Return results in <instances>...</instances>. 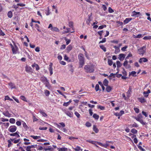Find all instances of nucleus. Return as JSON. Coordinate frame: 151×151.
Listing matches in <instances>:
<instances>
[{
    "mask_svg": "<svg viewBox=\"0 0 151 151\" xmlns=\"http://www.w3.org/2000/svg\"><path fill=\"white\" fill-rule=\"evenodd\" d=\"M44 93L45 96H48L50 93L49 91L47 90H45Z\"/></svg>",
    "mask_w": 151,
    "mask_h": 151,
    "instance_id": "39",
    "label": "nucleus"
},
{
    "mask_svg": "<svg viewBox=\"0 0 151 151\" xmlns=\"http://www.w3.org/2000/svg\"><path fill=\"white\" fill-rule=\"evenodd\" d=\"M140 13L139 12H137L135 11L132 12V13L131 16L132 17H138Z\"/></svg>",
    "mask_w": 151,
    "mask_h": 151,
    "instance_id": "9",
    "label": "nucleus"
},
{
    "mask_svg": "<svg viewBox=\"0 0 151 151\" xmlns=\"http://www.w3.org/2000/svg\"><path fill=\"white\" fill-rule=\"evenodd\" d=\"M42 81L45 85V86L49 89H50L51 86L47 78L44 77H42L41 78Z\"/></svg>",
    "mask_w": 151,
    "mask_h": 151,
    "instance_id": "3",
    "label": "nucleus"
},
{
    "mask_svg": "<svg viewBox=\"0 0 151 151\" xmlns=\"http://www.w3.org/2000/svg\"><path fill=\"white\" fill-rule=\"evenodd\" d=\"M30 137L33 138L35 139H40L41 138V137L40 136H37L34 135H31Z\"/></svg>",
    "mask_w": 151,
    "mask_h": 151,
    "instance_id": "33",
    "label": "nucleus"
},
{
    "mask_svg": "<svg viewBox=\"0 0 151 151\" xmlns=\"http://www.w3.org/2000/svg\"><path fill=\"white\" fill-rule=\"evenodd\" d=\"M134 110L135 111V112L137 113H138L139 112V109L137 108H134Z\"/></svg>",
    "mask_w": 151,
    "mask_h": 151,
    "instance_id": "64",
    "label": "nucleus"
},
{
    "mask_svg": "<svg viewBox=\"0 0 151 151\" xmlns=\"http://www.w3.org/2000/svg\"><path fill=\"white\" fill-rule=\"evenodd\" d=\"M108 11H109V12L110 13H112L113 12H114L113 9H111L110 7H109L108 8Z\"/></svg>",
    "mask_w": 151,
    "mask_h": 151,
    "instance_id": "57",
    "label": "nucleus"
},
{
    "mask_svg": "<svg viewBox=\"0 0 151 151\" xmlns=\"http://www.w3.org/2000/svg\"><path fill=\"white\" fill-rule=\"evenodd\" d=\"M143 116L141 114H139L137 117H134V118L136 119L137 121L139 122L143 125H145L146 123L145 122L143 121L142 118Z\"/></svg>",
    "mask_w": 151,
    "mask_h": 151,
    "instance_id": "4",
    "label": "nucleus"
},
{
    "mask_svg": "<svg viewBox=\"0 0 151 151\" xmlns=\"http://www.w3.org/2000/svg\"><path fill=\"white\" fill-rule=\"evenodd\" d=\"M11 140H7V142L8 143V147H10V146H11V145H12V143H11Z\"/></svg>",
    "mask_w": 151,
    "mask_h": 151,
    "instance_id": "47",
    "label": "nucleus"
},
{
    "mask_svg": "<svg viewBox=\"0 0 151 151\" xmlns=\"http://www.w3.org/2000/svg\"><path fill=\"white\" fill-rule=\"evenodd\" d=\"M55 124H56V125H57V127H58V128L60 129L61 130H62L63 132H65L66 131V130L65 128H63L62 129V128H61V126L59 124H57L56 123H55Z\"/></svg>",
    "mask_w": 151,
    "mask_h": 151,
    "instance_id": "20",
    "label": "nucleus"
},
{
    "mask_svg": "<svg viewBox=\"0 0 151 151\" xmlns=\"http://www.w3.org/2000/svg\"><path fill=\"white\" fill-rule=\"evenodd\" d=\"M10 140H11L12 142H13L15 144L18 143L19 142V141L20 140V139H19L17 140H15L14 139H10Z\"/></svg>",
    "mask_w": 151,
    "mask_h": 151,
    "instance_id": "34",
    "label": "nucleus"
},
{
    "mask_svg": "<svg viewBox=\"0 0 151 151\" xmlns=\"http://www.w3.org/2000/svg\"><path fill=\"white\" fill-rule=\"evenodd\" d=\"M142 37L141 34H138L137 36H135L134 37L135 38H140Z\"/></svg>",
    "mask_w": 151,
    "mask_h": 151,
    "instance_id": "63",
    "label": "nucleus"
},
{
    "mask_svg": "<svg viewBox=\"0 0 151 151\" xmlns=\"http://www.w3.org/2000/svg\"><path fill=\"white\" fill-rule=\"evenodd\" d=\"M35 147L33 145H32L31 146H28L26 148V151H31L30 149L31 148H33Z\"/></svg>",
    "mask_w": 151,
    "mask_h": 151,
    "instance_id": "29",
    "label": "nucleus"
},
{
    "mask_svg": "<svg viewBox=\"0 0 151 151\" xmlns=\"http://www.w3.org/2000/svg\"><path fill=\"white\" fill-rule=\"evenodd\" d=\"M66 30L63 31V34L67 33L69 32H70L71 33H73L74 32V31H71L70 30V28H66Z\"/></svg>",
    "mask_w": 151,
    "mask_h": 151,
    "instance_id": "19",
    "label": "nucleus"
},
{
    "mask_svg": "<svg viewBox=\"0 0 151 151\" xmlns=\"http://www.w3.org/2000/svg\"><path fill=\"white\" fill-rule=\"evenodd\" d=\"M78 58L79 61V68H82L85 64L84 58L82 54L80 53L78 55Z\"/></svg>",
    "mask_w": 151,
    "mask_h": 151,
    "instance_id": "2",
    "label": "nucleus"
},
{
    "mask_svg": "<svg viewBox=\"0 0 151 151\" xmlns=\"http://www.w3.org/2000/svg\"><path fill=\"white\" fill-rule=\"evenodd\" d=\"M86 141L88 142H89V143H90L91 144H93L95 145L97 147H98V146H97V145H96V142L95 141H92L91 140H86Z\"/></svg>",
    "mask_w": 151,
    "mask_h": 151,
    "instance_id": "26",
    "label": "nucleus"
},
{
    "mask_svg": "<svg viewBox=\"0 0 151 151\" xmlns=\"http://www.w3.org/2000/svg\"><path fill=\"white\" fill-rule=\"evenodd\" d=\"M97 108L98 109H99L101 110H103L105 109V107L100 105L97 106Z\"/></svg>",
    "mask_w": 151,
    "mask_h": 151,
    "instance_id": "37",
    "label": "nucleus"
},
{
    "mask_svg": "<svg viewBox=\"0 0 151 151\" xmlns=\"http://www.w3.org/2000/svg\"><path fill=\"white\" fill-rule=\"evenodd\" d=\"M65 40L66 42V44L67 45H68L70 42V40L67 39L66 37L65 38Z\"/></svg>",
    "mask_w": 151,
    "mask_h": 151,
    "instance_id": "46",
    "label": "nucleus"
},
{
    "mask_svg": "<svg viewBox=\"0 0 151 151\" xmlns=\"http://www.w3.org/2000/svg\"><path fill=\"white\" fill-rule=\"evenodd\" d=\"M84 69L87 73H93L95 70V67L93 65H86L84 67Z\"/></svg>",
    "mask_w": 151,
    "mask_h": 151,
    "instance_id": "1",
    "label": "nucleus"
},
{
    "mask_svg": "<svg viewBox=\"0 0 151 151\" xmlns=\"http://www.w3.org/2000/svg\"><path fill=\"white\" fill-rule=\"evenodd\" d=\"M72 48V46L70 45H69L67 47L66 50L68 52H69L70 51Z\"/></svg>",
    "mask_w": 151,
    "mask_h": 151,
    "instance_id": "36",
    "label": "nucleus"
},
{
    "mask_svg": "<svg viewBox=\"0 0 151 151\" xmlns=\"http://www.w3.org/2000/svg\"><path fill=\"white\" fill-rule=\"evenodd\" d=\"M17 128L15 126H12L9 127L8 130L10 132L13 133L15 132L17 130Z\"/></svg>",
    "mask_w": 151,
    "mask_h": 151,
    "instance_id": "8",
    "label": "nucleus"
},
{
    "mask_svg": "<svg viewBox=\"0 0 151 151\" xmlns=\"http://www.w3.org/2000/svg\"><path fill=\"white\" fill-rule=\"evenodd\" d=\"M26 70L27 72H32V70L30 67L27 66L26 67Z\"/></svg>",
    "mask_w": 151,
    "mask_h": 151,
    "instance_id": "15",
    "label": "nucleus"
},
{
    "mask_svg": "<svg viewBox=\"0 0 151 151\" xmlns=\"http://www.w3.org/2000/svg\"><path fill=\"white\" fill-rule=\"evenodd\" d=\"M132 18H127L124 20V22L125 24H127L132 20Z\"/></svg>",
    "mask_w": 151,
    "mask_h": 151,
    "instance_id": "25",
    "label": "nucleus"
},
{
    "mask_svg": "<svg viewBox=\"0 0 151 151\" xmlns=\"http://www.w3.org/2000/svg\"><path fill=\"white\" fill-rule=\"evenodd\" d=\"M93 117L96 119H98L99 117V116L96 114H93Z\"/></svg>",
    "mask_w": 151,
    "mask_h": 151,
    "instance_id": "42",
    "label": "nucleus"
},
{
    "mask_svg": "<svg viewBox=\"0 0 151 151\" xmlns=\"http://www.w3.org/2000/svg\"><path fill=\"white\" fill-rule=\"evenodd\" d=\"M123 65L127 68H130L129 65L128 64V61L127 60H126L124 61L123 63Z\"/></svg>",
    "mask_w": 151,
    "mask_h": 151,
    "instance_id": "21",
    "label": "nucleus"
},
{
    "mask_svg": "<svg viewBox=\"0 0 151 151\" xmlns=\"http://www.w3.org/2000/svg\"><path fill=\"white\" fill-rule=\"evenodd\" d=\"M22 125L23 126V127L25 129H27L28 128L27 125L26 123L24 122H23L22 123Z\"/></svg>",
    "mask_w": 151,
    "mask_h": 151,
    "instance_id": "49",
    "label": "nucleus"
},
{
    "mask_svg": "<svg viewBox=\"0 0 151 151\" xmlns=\"http://www.w3.org/2000/svg\"><path fill=\"white\" fill-rule=\"evenodd\" d=\"M128 47L127 46H125L124 47H122L121 49V50L123 51H124L126 50V49Z\"/></svg>",
    "mask_w": 151,
    "mask_h": 151,
    "instance_id": "55",
    "label": "nucleus"
},
{
    "mask_svg": "<svg viewBox=\"0 0 151 151\" xmlns=\"http://www.w3.org/2000/svg\"><path fill=\"white\" fill-rule=\"evenodd\" d=\"M8 16L9 17L11 18L12 17V13L11 11L8 12L7 14Z\"/></svg>",
    "mask_w": 151,
    "mask_h": 151,
    "instance_id": "41",
    "label": "nucleus"
},
{
    "mask_svg": "<svg viewBox=\"0 0 151 151\" xmlns=\"http://www.w3.org/2000/svg\"><path fill=\"white\" fill-rule=\"evenodd\" d=\"M0 119L2 122H7L9 121V119H5L3 118H1Z\"/></svg>",
    "mask_w": 151,
    "mask_h": 151,
    "instance_id": "50",
    "label": "nucleus"
},
{
    "mask_svg": "<svg viewBox=\"0 0 151 151\" xmlns=\"http://www.w3.org/2000/svg\"><path fill=\"white\" fill-rule=\"evenodd\" d=\"M48 70L50 71V75L53 74V68H52V64L51 63L49 65Z\"/></svg>",
    "mask_w": 151,
    "mask_h": 151,
    "instance_id": "11",
    "label": "nucleus"
},
{
    "mask_svg": "<svg viewBox=\"0 0 151 151\" xmlns=\"http://www.w3.org/2000/svg\"><path fill=\"white\" fill-rule=\"evenodd\" d=\"M12 97L13 98V99H14L15 100V101L17 102V103H19V100H18V99H17V98H16V97H14V96H12Z\"/></svg>",
    "mask_w": 151,
    "mask_h": 151,
    "instance_id": "61",
    "label": "nucleus"
},
{
    "mask_svg": "<svg viewBox=\"0 0 151 151\" xmlns=\"http://www.w3.org/2000/svg\"><path fill=\"white\" fill-rule=\"evenodd\" d=\"M116 65L118 68L120 67L122 65V64L119 61H116Z\"/></svg>",
    "mask_w": 151,
    "mask_h": 151,
    "instance_id": "38",
    "label": "nucleus"
},
{
    "mask_svg": "<svg viewBox=\"0 0 151 151\" xmlns=\"http://www.w3.org/2000/svg\"><path fill=\"white\" fill-rule=\"evenodd\" d=\"M68 139L71 140L73 141L75 139H77L78 138L77 137H69Z\"/></svg>",
    "mask_w": 151,
    "mask_h": 151,
    "instance_id": "52",
    "label": "nucleus"
},
{
    "mask_svg": "<svg viewBox=\"0 0 151 151\" xmlns=\"http://www.w3.org/2000/svg\"><path fill=\"white\" fill-rule=\"evenodd\" d=\"M128 127L130 128H132L133 127H138V125L135 123H134L133 124H130L128 125Z\"/></svg>",
    "mask_w": 151,
    "mask_h": 151,
    "instance_id": "14",
    "label": "nucleus"
},
{
    "mask_svg": "<svg viewBox=\"0 0 151 151\" xmlns=\"http://www.w3.org/2000/svg\"><path fill=\"white\" fill-rule=\"evenodd\" d=\"M76 116L78 118H79L80 116V114L77 111H76L74 113Z\"/></svg>",
    "mask_w": 151,
    "mask_h": 151,
    "instance_id": "58",
    "label": "nucleus"
},
{
    "mask_svg": "<svg viewBox=\"0 0 151 151\" xmlns=\"http://www.w3.org/2000/svg\"><path fill=\"white\" fill-rule=\"evenodd\" d=\"M24 141L25 142L24 143V144L25 145H27L30 144L31 143L29 142H27L29 141V140L26 138H24L23 139Z\"/></svg>",
    "mask_w": 151,
    "mask_h": 151,
    "instance_id": "22",
    "label": "nucleus"
},
{
    "mask_svg": "<svg viewBox=\"0 0 151 151\" xmlns=\"http://www.w3.org/2000/svg\"><path fill=\"white\" fill-rule=\"evenodd\" d=\"M151 39V36H145V37L143 39L144 40H149Z\"/></svg>",
    "mask_w": 151,
    "mask_h": 151,
    "instance_id": "53",
    "label": "nucleus"
},
{
    "mask_svg": "<svg viewBox=\"0 0 151 151\" xmlns=\"http://www.w3.org/2000/svg\"><path fill=\"white\" fill-rule=\"evenodd\" d=\"M9 85L11 89H12L13 88H15V86L14 84L12 83H10L9 84Z\"/></svg>",
    "mask_w": 151,
    "mask_h": 151,
    "instance_id": "31",
    "label": "nucleus"
},
{
    "mask_svg": "<svg viewBox=\"0 0 151 151\" xmlns=\"http://www.w3.org/2000/svg\"><path fill=\"white\" fill-rule=\"evenodd\" d=\"M20 99L23 101L27 102L26 98L23 96H20Z\"/></svg>",
    "mask_w": 151,
    "mask_h": 151,
    "instance_id": "45",
    "label": "nucleus"
},
{
    "mask_svg": "<svg viewBox=\"0 0 151 151\" xmlns=\"http://www.w3.org/2000/svg\"><path fill=\"white\" fill-rule=\"evenodd\" d=\"M69 26L71 28H72L73 31H74V29L73 28V23L72 22H70L68 23Z\"/></svg>",
    "mask_w": 151,
    "mask_h": 151,
    "instance_id": "40",
    "label": "nucleus"
},
{
    "mask_svg": "<svg viewBox=\"0 0 151 151\" xmlns=\"http://www.w3.org/2000/svg\"><path fill=\"white\" fill-rule=\"evenodd\" d=\"M102 8L105 11L107 9V7L104 4L102 5Z\"/></svg>",
    "mask_w": 151,
    "mask_h": 151,
    "instance_id": "59",
    "label": "nucleus"
},
{
    "mask_svg": "<svg viewBox=\"0 0 151 151\" xmlns=\"http://www.w3.org/2000/svg\"><path fill=\"white\" fill-rule=\"evenodd\" d=\"M48 28H50V29L52 31L56 32H59V30L57 27H53L52 24H49Z\"/></svg>",
    "mask_w": 151,
    "mask_h": 151,
    "instance_id": "6",
    "label": "nucleus"
},
{
    "mask_svg": "<svg viewBox=\"0 0 151 151\" xmlns=\"http://www.w3.org/2000/svg\"><path fill=\"white\" fill-rule=\"evenodd\" d=\"M73 148L76 151H82V150L81 148L80 147L77 146H75L74 147H73Z\"/></svg>",
    "mask_w": 151,
    "mask_h": 151,
    "instance_id": "13",
    "label": "nucleus"
},
{
    "mask_svg": "<svg viewBox=\"0 0 151 151\" xmlns=\"http://www.w3.org/2000/svg\"><path fill=\"white\" fill-rule=\"evenodd\" d=\"M145 46H144L138 50V53L140 55H143L145 51Z\"/></svg>",
    "mask_w": 151,
    "mask_h": 151,
    "instance_id": "7",
    "label": "nucleus"
},
{
    "mask_svg": "<svg viewBox=\"0 0 151 151\" xmlns=\"http://www.w3.org/2000/svg\"><path fill=\"white\" fill-rule=\"evenodd\" d=\"M142 114L145 116V117H147L148 116V114L146 112H145L144 111H142Z\"/></svg>",
    "mask_w": 151,
    "mask_h": 151,
    "instance_id": "60",
    "label": "nucleus"
},
{
    "mask_svg": "<svg viewBox=\"0 0 151 151\" xmlns=\"http://www.w3.org/2000/svg\"><path fill=\"white\" fill-rule=\"evenodd\" d=\"M112 89V88L111 86H107L106 90L107 92H109L111 91Z\"/></svg>",
    "mask_w": 151,
    "mask_h": 151,
    "instance_id": "32",
    "label": "nucleus"
},
{
    "mask_svg": "<svg viewBox=\"0 0 151 151\" xmlns=\"http://www.w3.org/2000/svg\"><path fill=\"white\" fill-rule=\"evenodd\" d=\"M114 47L115 49V52L116 54L118 53L120 51L119 47L117 46H114Z\"/></svg>",
    "mask_w": 151,
    "mask_h": 151,
    "instance_id": "18",
    "label": "nucleus"
},
{
    "mask_svg": "<svg viewBox=\"0 0 151 151\" xmlns=\"http://www.w3.org/2000/svg\"><path fill=\"white\" fill-rule=\"evenodd\" d=\"M11 45L12 53L13 54H16L19 53L18 48L16 45H15L14 46L11 44Z\"/></svg>",
    "mask_w": 151,
    "mask_h": 151,
    "instance_id": "5",
    "label": "nucleus"
},
{
    "mask_svg": "<svg viewBox=\"0 0 151 151\" xmlns=\"http://www.w3.org/2000/svg\"><path fill=\"white\" fill-rule=\"evenodd\" d=\"M100 48L104 52H106V47L103 45H100Z\"/></svg>",
    "mask_w": 151,
    "mask_h": 151,
    "instance_id": "43",
    "label": "nucleus"
},
{
    "mask_svg": "<svg viewBox=\"0 0 151 151\" xmlns=\"http://www.w3.org/2000/svg\"><path fill=\"white\" fill-rule=\"evenodd\" d=\"M9 122L12 124H14L15 122V120L14 118H11L9 119Z\"/></svg>",
    "mask_w": 151,
    "mask_h": 151,
    "instance_id": "44",
    "label": "nucleus"
},
{
    "mask_svg": "<svg viewBox=\"0 0 151 151\" xmlns=\"http://www.w3.org/2000/svg\"><path fill=\"white\" fill-rule=\"evenodd\" d=\"M3 114L6 117H11L12 114L9 113L8 111L3 112Z\"/></svg>",
    "mask_w": 151,
    "mask_h": 151,
    "instance_id": "16",
    "label": "nucleus"
},
{
    "mask_svg": "<svg viewBox=\"0 0 151 151\" xmlns=\"http://www.w3.org/2000/svg\"><path fill=\"white\" fill-rule=\"evenodd\" d=\"M138 99V100L142 103H144L146 101L145 99L144 98H139Z\"/></svg>",
    "mask_w": 151,
    "mask_h": 151,
    "instance_id": "28",
    "label": "nucleus"
},
{
    "mask_svg": "<svg viewBox=\"0 0 151 151\" xmlns=\"http://www.w3.org/2000/svg\"><path fill=\"white\" fill-rule=\"evenodd\" d=\"M57 150L58 151H67L68 149L67 148L63 147L61 148H58Z\"/></svg>",
    "mask_w": 151,
    "mask_h": 151,
    "instance_id": "17",
    "label": "nucleus"
},
{
    "mask_svg": "<svg viewBox=\"0 0 151 151\" xmlns=\"http://www.w3.org/2000/svg\"><path fill=\"white\" fill-rule=\"evenodd\" d=\"M32 67L33 68L35 67L36 69L37 70H38L40 68L39 66L37 65V64L35 63H34L33 64H32Z\"/></svg>",
    "mask_w": 151,
    "mask_h": 151,
    "instance_id": "27",
    "label": "nucleus"
},
{
    "mask_svg": "<svg viewBox=\"0 0 151 151\" xmlns=\"http://www.w3.org/2000/svg\"><path fill=\"white\" fill-rule=\"evenodd\" d=\"M148 61V60L145 58H140L139 62L140 63H142V62H146Z\"/></svg>",
    "mask_w": 151,
    "mask_h": 151,
    "instance_id": "10",
    "label": "nucleus"
},
{
    "mask_svg": "<svg viewBox=\"0 0 151 151\" xmlns=\"http://www.w3.org/2000/svg\"><path fill=\"white\" fill-rule=\"evenodd\" d=\"M65 113L70 117H73V114L72 112H70L68 111H66L65 112Z\"/></svg>",
    "mask_w": 151,
    "mask_h": 151,
    "instance_id": "12",
    "label": "nucleus"
},
{
    "mask_svg": "<svg viewBox=\"0 0 151 151\" xmlns=\"http://www.w3.org/2000/svg\"><path fill=\"white\" fill-rule=\"evenodd\" d=\"M109 82L106 79H105L103 82V84L105 86H108Z\"/></svg>",
    "mask_w": 151,
    "mask_h": 151,
    "instance_id": "30",
    "label": "nucleus"
},
{
    "mask_svg": "<svg viewBox=\"0 0 151 151\" xmlns=\"http://www.w3.org/2000/svg\"><path fill=\"white\" fill-rule=\"evenodd\" d=\"M108 64L109 65H111L113 64V61L109 59L108 61Z\"/></svg>",
    "mask_w": 151,
    "mask_h": 151,
    "instance_id": "51",
    "label": "nucleus"
},
{
    "mask_svg": "<svg viewBox=\"0 0 151 151\" xmlns=\"http://www.w3.org/2000/svg\"><path fill=\"white\" fill-rule=\"evenodd\" d=\"M124 58V54H120L119 55V58L120 60H122Z\"/></svg>",
    "mask_w": 151,
    "mask_h": 151,
    "instance_id": "24",
    "label": "nucleus"
},
{
    "mask_svg": "<svg viewBox=\"0 0 151 151\" xmlns=\"http://www.w3.org/2000/svg\"><path fill=\"white\" fill-rule=\"evenodd\" d=\"M131 132L133 134H136L137 132V131L134 129H132L131 130Z\"/></svg>",
    "mask_w": 151,
    "mask_h": 151,
    "instance_id": "48",
    "label": "nucleus"
},
{
    "mask_svg": "<svg viewBox=\"0 0 151 151\" xmlns=\"http://www.w3.org/2000/svg\"><path fill=\"white\" fill-rule=\"evenodd\" d=\"M93 130L96 133H97L99 132V130L95 125L93 126Z\"/></svg>",
    "mask_w": 151,
    "mask_h": 151,
    "instance_id": "35",
    "label": "nucleus"
},
{
    "mask_svg": "<svg viewBox=\"0 0 151 151\" xmlns=\"http://www.w3.org/2000/svg\"><path fill=\"white\" fill-rule=\"evenodd\" d=\"M106 41V38H103L102 39V40L101 41L99 42V43L100 44L101 43H102L105 42Z\"/></svg>",
    "mask_w": 151,
    "mask_h": 151,
    "instance_id": "62",
    "label": "nucleus"
},
{
    "mask_svg": "<svg viewBox=\"0 0 151 151\" xmlns=\"http://www.w3.org/2000/svg\"><path fill=\"white\" fill-rule=\"evenodd\" d=\"M99 86L98 84H97L96 85L95 87V89L96 91H97L99 89Z\"/></svg>",
    "mask_w": 151,
    "mask_h": 151,
    "instance_id": "54",
    "label": "nucleus"
},
{
    "mask_svg": "<svg viewBox=\"0 0 151 151\" xmlns=\"http://www.w3.org/2000/svg\"><path fill=\"white\" fill-rule=\"evenodd\" d=\"M106 27V25H104L101 26H100L98 28L99 29H102L104 27Z\"/></svg>",
    "mask_w": 151,
    "mask_h": 151,
    "instance_id": "56",
    "label": "nucleus"
},
{
    "mask_svg": "<svg viewBox=\"0 0 151 151\" xmlns=\"http://www.w3.org/2000/svg\"><path fill=\"white\" fill-rule=\"evenodd\" d=\"M39 112L42 115V116L45 117L47 116V115L42 110L40 109L39 110Z\"/></svg>",
    "mask_w": 151,
    "mask_h": 151,
    "instance_id": "23",
    "label": "nucleus"
}]
</instances>
